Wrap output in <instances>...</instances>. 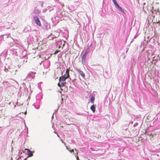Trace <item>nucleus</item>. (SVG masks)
Returning a JSON list of instances; mask_svg holds the SVG:
<instances>
[{
	"label": "nucleus",
	"instance_id": "obj_1",
	"mask_svg": "<svg viewBox=\"0 0 160 160\" xmlns=\"http://www.w3.org/2000/svg\"><path fill=\"white\" fill-rule=\"evenodd\" d=\"M34 20L35 21L36 24L38 26H41V22L38 18V17L37 16H35L34 17Z\"/></svg>",
	"mask_w": 160,
	"mask_h": 160
},
{
	"label": "nucleus",
	"instance_id": "obj_2",
	"mask_svg": "<svg viewBox=\"0 0 160 160\" xmlns=\"http://www.w3.org/2000/svg\"><path fill=\"white\" fill-rule=\"evenodd\" d=\"M76 71H77L80 74L81 76L83 78H85V74L83 73V71H81L80 69L77 68L76 69Z\"/></svg>",
	"mask_w": 160,
	"mask_h": 160
},
{
	"label": "nucleus",
	"instance_id": "obj_3",
	"mask_svg": "<svg viewBox=\"0 0 160 160\" xmlns=\"http://www.w3.org/2000/svg\"><path fill=\"white\" fill-rule=\"evenodd\" d=\"M69 70L68 68L66 70V73L64 74L63 75V76L65 77V78L67 77V79L69 78Z\"/></svg>",
	"mask_w": 160,
	"mask_h": 160
},
{
	"label": "nucleus",
	"instance_id": "obj_4",
	"mask_svg": "<svg viewBox=\"0 0 160 160\" xmlns=\"http://www.w3.org/2000/svg\"><path fill=\"white\" fill-rule=\"evenodd\" d=\"M86 54L87 53L85 52L82 57V62L83 64L85 63Z\"/></svg>",
	"mask_w": 160,
	"mask_h": 160
},
{
	"label": "nucleus",
	"instance_id": "obj_5",
	"mask_svg": "<svg viewBox=\"0 0 160 160\" xmlns=\"http://www.w3.org/2000/svg\"><path fill=\"white\" fill-rule=\"evenodd\" d=\"M25 149L27 150L28 154L29 157H31L33 156V153L29 149L26 148Z\"/></svg>",
	"mask_w": 160,
	"mask_h": 160
},
{
	"label": "nucleus",
	"instance_id": "obj_6",
	"mask_svg": "<svg viewBox=\"0 0 160 160\" xmlns=\"http://www.w3.org/2000/svg\"><path fill=\"white\" fill-rule=\"evenodd\" d=\"M67 77L65 78L63 76H62L60 77L59 78V81L60 82L61 81H64L67 79Z\"/></svg>",
	"mask_w": 160,
	"mask_h": 160
},
{
	"label": "nucleus",
	"instance_id": "obj_7",
	"mask_svg": "<svg viewBox=\"0 0 160 160\" xmlns=\"http://www.w3.org/2000/svg\"><path fill=\"white\" fill-rule=\"evenodd\" d=\"M95 106L94 105H91L90 107V109L93 113L95 112Z\"/></svg>",
	"mask_w": 160,
	"mask_h": 160
},
{
	"label": "nucleus",
	"instance_id": "obj_8",
	"mask_svg": "<svg viewBox=\"0 0 160 160\" xmlns=\"http://www.w3.org/2000/svg\"><path fill=\"white\" fill-rule=\"evenodd\" d=\"M117 8L121 12H124V11L122 8L118 4L116 6Z\"/></svg>",
	"mask_w": 160,
	"mask_h": 160
},
{
	"label": "nucleus",
	"instance_id": "obj_9",
	"mask_svg": "<svg viewBox=\"0 0 160 160\" xmlns=\"http://www.w3.org/2000/svg\"><path fill=\"white\" fill-rule=\"evenodd\" d=\"M75 150L77 151V152H76V154L75 155V157H76V160H79V157H78V150H77L76 149H75Z\"/></svg>",
	"mask_w": 160,
	"mask_h": 160
},
{
	"label": "nucleus",
	"instance_id": "obj_10",
	"mask_svg": "<svg viewBox=\"0 0 160 160\" xmlns=\"http://www.w3.org/2000/svg\"><path fill=\"white\" fill-rule=\"evenodd\" d=\"M95 100V98L94 97H92L91 99V101L92 103H93Z\"/></svg>",
	"mask_w": 160,
	"mask_h": 160
},
{
	"label": "nucleus",
	"instance_id": "obj_11",
	"mask_svg": "<svg viewBox=\"0 0 160 160\" xmlns=\"http://www.w3.org/2000/svg\"><path fill=\"white\" fill-rule=\"evenodd\" d=\"M112 1L113 2V3H114V5H115L116 6L117 5H118V4L117 2V1L116 0H112Z\"/></svg>",
	"mask_w": 160,
	"mask_h": 160
},
{
	"label": "nucleus",
	"instance_id": "obj_12",
	"mask_svg": "<svg viewBox=\"0 0 160 160\" xmlns=\"http://www.w3.org/2000/svg\"><path fill=\"white\" fill-rule=\"evenodd\" d=\"M66 82H62L61 84V87H63L65 86L66 84Z\"/></svg>",
	"mask_w": 160,
	"mask_h": 160
},
{
	"label": "nucleus",
	"instance_id": "obj_13",
	"mask_svg": "<svg viewBox=\"0 0 160 160\" xmlns=\"http://www.w3.org/2000/svg\"><path fill=\"white\" fill-rule=\"evenodd\" d=\"M67 149L69 151L71 152H74V150L73 149H72L71 150H69L68 148L67 147Z\"/></svg>",
	"mask_w": 160,
	"mask_h": 160
},
{
	"label": "nucleus",
	"instance_id": "obj_14",
	"mask_svg": "<svg viewBox=\"0 0 160 160\" xmlns=\"http://www.w3.org/2000/svg\"><path fill=\"white\" fill-rule=\"evenodd\" d=\"M35 12L37 13H39V10L38 9H36L35 10Z\"/></svg>",
	"mask_w": 160,
	"mask_h": 160
},
{
	"label": "nucleus",
	"instance_id": "obj_15",
	"mask_svg": "<svg viewBox=\"0 0 160 160\" xmlns=\"http://www.w3.org/2000/svg\"><path fill=\"white\" fill-rule=\"evenodd\" d=\"M149 135L150 136H152V138H153L154 137V135H153V134H152V133H151Z\"/></svg>",
	"mask_w": 160,
	"mask_h": 160
},
{
	"label": "nucleus",
	"instance_id": "obj_16",
	"mask_svg": "<svg viewBox=\"0 0 160 160\" xmlns=\"http://www.w3.org/2000/svg\"><path fill=\"white\" fill-rule=\"evenodd\" d=\"M58 51H55L54 53V54H56L57 53H58Z\"/></svg>",
	"mask_w": 160,
	"mask_h": 160
},
{
	"label": "nucleus",
	"instance_id": "obj_17",
	"mask_svg": "<svg viewBox=\"0 0 160 160\" xmlns=\"http://www.w3.org/2000/svg\"><path fill=\"white\" fill-rule=\"evenodd\" d=\"M58 86L59 87H61V84H60L59 83H58Z\"/></svg>",
	"mask_w": 160,
	"mask_h": 160
},
{
	"label": "nucleus",
	"instance_id": "obj_18",
	"mask_svg": "<svg viewBox=\"0 0 160 160\" xmlns=\"http://www.w3.org/2000/svg\"><path fill=\"white\" fill-rule=\"evenodd\" d=\"M153 134L154 135H154H156V133H155Z\"/></svg>",
	"mask_w": 160,
	"mask_h": 160
},
{
	"label": "nucleus",
	"instance_id": "obj_19",
	"mask_svg": "<svg viewBox=\"0 0 160 160\" xmlns=\"http://www.w3.org/2000/svg\"><path fill=\"white\" fill-rule=\"evenodd\" d=\"M24 160H27V158L24 159Z\"/></svg>",
	"mask_w": 160,
	"mask_h": 160
},
{
	"label": "nucleus",
	"instance_id": "obj_20",
	"mask_svg": "<svg viewBox=\"0 0 160 160\" xmlns=\"http://www.w3.org/2000/svg\"><path fill=\"white\" fill-rule=\"evenodd\" d=\"M42 6H43V4H42Z\"/></svg>",
	"mask_w": 160,
	"mask_h": 160
}]
</instances>
